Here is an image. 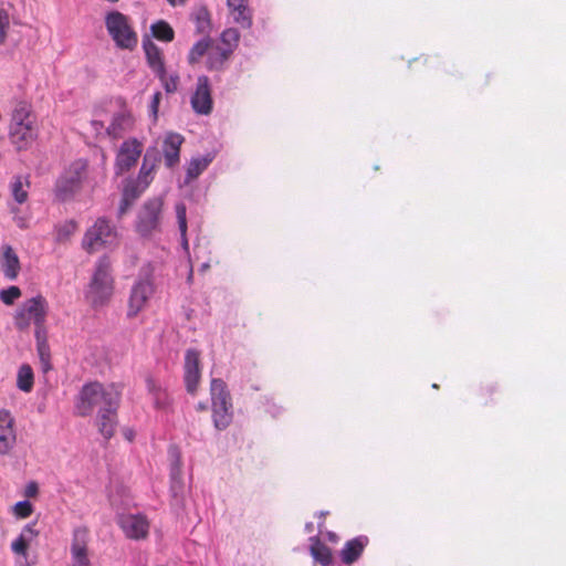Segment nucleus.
<instances>
[{
	"label": "nucleus",
	"mask_w": 566,
	"mask_h": 566,
	"mask_svg": "<svg viewBox=\"0 0 566 566\" xmlns=\"http://www.w3.org/2000/svg\"><path fill=\"white\" fill-rule=\"evenodd\" d=\"M38 137L36 117L25 101L14 104L9 124V138L18 150L28 149Z\"/></svg>",
	"instance_id": "f257e3e1"
},
{
	"label": "nucleus",
	"mask_w": 566,
	"mask_h": 566,
	"mask_svg": "<svg viewBox=\"0 0 566 566\" xmlns=\"http://www.w3.org/2000/svg\"><path fill=\"white\" fill-rule=\"evenodd\" d=\"M120 401V392L115 385L104 386L99 382H91L84 385L76 403V412L81 417H87L97 409H106L109 407L118 408Z\"/></svg>",
	"instance_id": "f03ea898"
},
{
	"label": "nucleus",
	"mask_w": 566,
	"mask_h": 566,
	"mask_svg": "<svg viewBox=\"0 0 566 566\" xmlns=\"http://www.w3.org/2000/svg\"><path fill=\"white\" fill-rule=\"evenodd\" d=\"M48 312L49 304L42 295L25 300L13 316L14 326L18 331L24 332L33 324L35 331H44Z\"/></svg>",
	"instance_id": "7ed1b4c3"
},
{
	"label": "nucleus",
	"mask_w": 566,
	"mask_h": 566,
	"mask_svg": "<svg viewBox=\"0 0 566 566\" xmlns=\"http://www.w3.org/2000/svg\"><path fill=\"white\" fill-rule=\"evenodd\" d=\"M114 281L111 275V262L103 256L96 264L95 272L88 285L86 297L93 306L106 304L113 295Z\"/></svg>",
	"instance_id": "20e7f679"
},
{
	"label": "nucleus",
	"mask_w": 566,
	"mask_h": 566,
	"mask_svg": "<svg viewBox=\"0 0 566 566\" xmlns=\"http://www.w3.org/2000/svg\"><path fill=\"white\" fill-rule=\"evenodd\" d=\"M105 27L117 48L129 51L136 49L138 35L127 15L119 11H111L105 17Z\"/></svg>",
	"instance_id": "39448f33"
},
{
	"label": "nucleus",
	"mask_w": 566,
	"mask_h": 566,
	"mask_svg": "<svg viewBox=\"0 0 566 566\" xmlns=\"http://www.w3.org/2000/svg\"><path fill=\"white\" fill-rule=\"evenodd\" d=\"M210 395L213 424L218 430H224L232 421V402L226 382L213 378L210 382Z\"/></svg>",
	"instance_id": "423d86ee"
},
{
	"label": "nucleus",
	"mask_w": 566,
	"mask_h": 566,
	"mask_svg": "<svg viewBox=\"0 0 566 566\" xmlns=\"http://www.w3.org/2000/svg\"><path fill=\"white\" fill-rule=\"evenodd\" d=\"M87 161L76 159L62 172L55 184V196L64 201L73 197L82 189L87 175Z\"/></svg>",
	"instance_id": "0eeeda50"
},
{
	"label": "nucleus",
	"mask_w": 566,
	"mask_h": 566,
	"mask_svg": "<svg viewBox=\"0 0 566 566\" xmlns=\"http://www.w3.org/2000/svg\"><path fill=\"white\" fill-rule=\"evenodd\" d=\"M117 238L116 230L105 218H98L84 234L82 247L87 252L98 251L105 245L114 244Z\"/></svg>",
	"instance_id": "6e6552de"
},
{
	"label": "nucleus",
	"mask_w": 566,
	"mask_h": 566,
	"mask_svg": "<svg viewBox=\"0 0 566 566\" xmlns=\"http://www.w3.org/2000/svg\"><path fill=\"white\" fill-rule=\"evenodd\" d=\"M90 542L87 527L78 526L73 530L70 544V566H92Z\"/></svg>",
	"instance_id": "1a4fd4ad"
},
{
	"label": "nucleus",
	"mask_w": 566,
	"mask_h": 566,
	"mask_svg": "<svg viewBox=\"0 0 566 566\" xmlns=\"http://www.w3.org/2000/svg\"><path fill=\"white\" fill-rule=\"evenodd\" d=\"M164 201L161 198H151L142 207L136 229L143 237L150 235L159 228Z\"/></svg>",
	"instance_id": "9d476101"
},
{
	"label": "nucleus",
	"mask_w": 566,
	"mask_h": 566,
	"mask_svg": "<svg viewBox=\"0 0 566 566\" xmlns=\"http://www.w3.org/2000/svg\"><path fill=\"white\" fill-rule=\"evenodd\" d=\"M144 150V145L135 137L128 138L122 143L116 154L115 172L123 175L136 166Z\"/></svg>",
	"instance_id": "9b49d317"
},
{
	"label": "nucleus",
	"mask_w": 566,
	"mask_h": 566,
	"mask_svg": "<svg viewBox=\"0 0 566 566\" xmlns=\"http://www.w3.org/2000/svg\"><path fill=\"white\" fill-rule=\"evenodd\" d=\"M154 293V284L149 279L137 281L130 291L128 300V317H135L145 308Z\"/></svg>",
	"instance_id": "f8f14e48"
},
{
	"label": "nucleus",
	"mask_w": 566,
	"mask_h": 566,
	"mask_svg": "<svg viewBox=\"0 0 566 566\" xmlns=\"http://www.w3.org/2000/svg\"><path fill=\"white\" fill-rule=\"evenodd\" d=\"M201 378L200 353L197 349H188L185 354L184 381L187 392L196 395Z\"/></svg>",
	"instance_id": "ddd939ff"
},
{
	"label": "nucleus",
	"mask_w": 566,
	"mask_h": 566,
	"mask_svg": "<svg viewBox=\"0 0 566 566\" xmlns=\"http://www.w3.org/2000/svg\"><path fill=\"white\" fill-rule=\"evenodd\" d=\"M212 96L209 77L200 75L197 80L196 90L191 96V107L200 115H209L212 112Z\"/></svg>",
	"instance_id": "4468645a"
},
{
	"label": "nucleus",
	"mask_w": 566,
	"mask_h": 566,
	"mask_svg": "<svg viewBox=\"0 0 566 566\" xmlns=\"http://www.w3.org/2000/svg\"><path fill=\"white\" fill-rule=\"evenodd\" d=\"M118 525L130 539H144L149 533V522L142 514H124L118 518Z\"/></svg>",
	"instance_id": "2eb2a0df"
},
{
	"label": "nucleus",
	"mask_w": 566,
	"mask_h": 566,
	"mask_svg": "<svg viewBox=\"0 0 566 566\" xmlns=\"http://www.w3.org/2000/svg\"><path fill=\"white\" fill-rule=\"evenodd\" d=\"M14 419L8 410H0V454H7L13 448L17 437Z\"/></svg>",
	"instance_id": "dca6fc26"
},
{
	"label": "nucleus",
	"mask_w": 566,
	"mask_h": 566,
	"mask_svg": "<svg viewBox=\"0 0 566 566\" xmlns=\"http://www.w3.org/2000/svg\"><path fill=\"white\" fill-rule=\"evenodd\" d=\"M184 137L177 133H169L163 145L165 165L168 168L175 167L180 160V148Z\"/></svg>",
	"instance_id": "f3484780"
},
{
	"label": "nucleus",
	"mask_w": 566,
	"mask_h": 566,
	"mask_svg": "<svg viewBox=\"0 0 566 566\" xmlns=\"http://www.w3.org/2000/svg\"><path fill=\"white\" fill-rule=\"evenodd\" d=\"M143 49L149 69L155 75L163 74L166 69L163 50L148 38L143 40Z\"/></svg>",
	"instance_id": "a211bd4d"
},
{
	"label": "nucleus",
	"mask_w": 566,
	"mask_h": 566,
	"mask_svg": "<svg viewBox=\"0 0 566 566\" xmlns=\"http://www.w3.org/2000/svg\"><path fill=\"white\" fill-rule=\"evenodd\" d=\"M134 125V118L130 112L124 109L114 114L109 126L107 127V134L113 138H119L125 132L130 130Z\"/></svg>",
	"instance_id": "6ab92c4d"
},
{
	"label": "nucleus",
	"mask_w": 566,
	"mask_h": 566,
	"mask_svg": "<svg viewBox=\"0 0 566 566\" xmlns=\"http://www.w3.org/2000/svg\"><path fill=\"white\" fill-rule=\"evenodd\" d=\"M368 543V537L364 535L347 541L343 549L340 551V557L343 563L353 564L354 562H356L363 554Z\"/></svg>",
	"instance_id": "aec40b11"
},
{
	"label": "nucleus",
	"mask_w": 566,
	"mask_h": 566,
	"mask_svg": "<svg viewBox=\"0 0 566 566\" xmlns=\"http://www.w3.org/2000/svg\"><path fill=\"white\" fill-rule=\"evenodd\" d=\"M232 55L229 49L211 44L206 60V67L211 72L223 71Z\"/></svg>",
	"instance_id": "412c9836"
},
{
	"label": "nucleus",
	"mask_w": 566,
	"mask_h": 566,
	"mask_svg": "<svg viewBox=\"0 0 566 566\" xmlns=\"http://www.w3.org/2000/svg\"><path fill=\"white\" fill-rule=\"evenodd\" d=\"M117 409L118 408L109 407L106 409H99L97 412L96 424L101 434L105 439H111L114 436L117 423Z\"/></svg>",
	"instance_id": "4be33fe9"
},
{
	"label": "nucleus",
	"mask_w": 566,
	"mask_h": 566,
	"mask_svg": "<svg viewBox=\"0 0 566 566\" xmlns=\"http://www.w3.org/2000/svg\"><path fill=\"white\" fill-rule=\"evenodd\" d=\"M1 270L4 276L9 280H15L20 272V261L10 245H4L1 255Z\"/></svg>",
	"instance_id": "5701e85b"
},
{
	"label": "nucleus",
	"mask_w": 566,
	"mask_h": 566,
	"mask_svg": "<svg viewBox=\"0 0 566 566\" xmlns=\"http://www.w3.org/2000/svg\"><path fill=\"white\" fill-rule=\"evenodd\" d=\"M34 336L36 340V350L40 357L42 369L43 371H48L49 369H51V353L48 343L46 329L34 331Z\"/></svg>",
	"instance_id": "b1692460"
},
{
	"label": "nucleus",
	"mask_w": 566,
	"mask_h": 566,
	"mask_svg": "<svg viewBox=\"0 0 566 566\" xmlns=\"http://www.w3.org/2000/svg\"><path fill=\"white\" fill-rule=\"evenodd\" d=\"M310 542V551L313 558L323 566L332 564L333 558L329 547H327L317 536H312Z\"/></svg>",
	"instance_id": "393cba45"
},
{
	"label": "nucleus",
	"mask_w": 566,
	"mask_h": 566,
	"mask_svg": "<svg viewBox=\"0 0 566 566\" xmlns=\"http://www.w3.org/2000/svg\"><path fill=\"white\" fill-rule=\"evenodd\" d=\"M228 8L237 24L243 29H250L252 27V11L248 3L242 6H230Z\"/></svg>",
	"instance_id": "a878e982"
},
{
	"label": "nucleus",
	"mask_w": 566,
	"mask_h": 566,
	"mask_svg": "<svg viewBox=\"0 0 566 566\" xmlns=\"http://www.w3.org/2000/svg\"><path fill=\"white\" fill-rule=\"evenodd\" d=\"M34 385V374L30 365L20 366L17 375V386L21 391L30 392Z\"/></svg>",
	"instance_id": "bb28decb"
},
{
	"label": "nucleus",
	"mask_w": 566,
	"mask_h": 566,
	"mask_svg": "<svg viewBox=\"0 0 566 566\" xmlns=\"http://www.w3.org/2000/svg\"><path fill=\"white\" fill-rule=\"evenodd\" d=\"M212 42L209 38L201 39L196 42L188 53V62L193 65L198 63L205 55L208 56Z\"/></svg>",
	"instance_id": "cd10ccee"
},
{
	"label": "nucleus",
	"mask_w": 566,
	"mask_h": 566,
	"mask_svg": "<svg viewBox=\"0 0 566 566\" xmlns=\"http://www.w3.org/2000/svg\"><path fill=\"white\" fill-rule=\"evenodd\" d=\"M150 30L153 36L163 42H171L175 38L174 29L164 20L153 23Z\"/></svg>",
	"instance_id": "c85d7f7f"
},
{
	"label": "nucleus",
	"mask_w": 566,
	"mask_h": 566,
	"mask_svg": "<svg viewBox=\"0 0 566 566\" xmlns=\"http://www.w3.org/2000/svg\"><path fill=\"white\" fill-rule=\"evenodd\" d=\"M240 41V33L235 28H228L222 31L220 35L219 44L223 49H229L230 54L232 55L234 50L238 48Z\"/></svg>",
	"instance_id": "c756f323"
},
{
	"label": "nucleus",
	"mask_w": 566,
	"mask_h": 566,
	"mask_svg": "<svg viewBox=\"0 0 566 566\" xmlns=\"http://www.w3.org/2000/svg\"><path fill=\"white\" fill-rule=\"evenodd\" d=\"M30 182L27 178L18 176L12 182V195L18 203H24L28 200V190Z\"/></svg>",
	"instance_id": "7c9ffc66"
},
{
	"label": "nucleus",
	"mask_w": 566,
	"mask_h": 566,
	"mask_svg": "<svg viewBox=\"0 0 566 566\" xmlns=\"http://www.w3.org/2000/svg\"><path fill=\"white\" fill-rule=\"evenodd\" d=\"M176 216L178 221V227L181 235V244L185 249H188V239H187V209L185 203L176 205Z\"/></svg>",
	"instance_id": "2f4dec72"
},
{
	"label": "nucleus",
	"mask_w": 566,
	"mask_h": 566,
	"mask_svg": "<svg viewBox=\"0 0 566 566\" xmlns=\"http://www.w3.org/2000/svg\"><path fill=\"white\" fill-rule=\"evenodd\" d=\"M146 387L154 396L156 407H163L166 403L167 395L160 385L153 377H147Z\"/></svg>",
	"instance_id": "473e14b6"
},
{
	"label": "nucleus",
	"mask_w": 566,
	"mask_h": 566,
	"mask_svg": "<svg viewBox=\"0 0 566 566\" xmlns=\"http://www.w3.org/2000/svg\"><path fill=\"white\" fill-rule=\"evenodd\" d=\"M210 160L207 158H193L187 168V180L196 179L209 166Z\"/></svg>",
	"instance_id": "72a5a7b5"
},
{
	"label": "nucleus",
	"mask_w": 566,
	"mask_h": 566,
	"mask_svg": "<svg viewBox=\"0 0 566 566\" xmlns=\"http://www.w3.org/2000/svg\"><path fill=\"white\" fill-rule=\"evenodd\" d=\"M142 185H138L137 181H129L123 191V201L126 205H132L134 200H136L140 193L144 191Z\"/></svg>",
	"instance_id": "f704fd0d"
},
{
	"label": "nucleus",
	"mask_w": 566,
	"mask_h": 566,
	"mask_svg": "<svg viewBox=\"0 0 566 566\" xmlns=\"http://www.w3.org/2000/svg\"><path fill=\"white\" fill-rule=\"evenodd\" d=\"M156 76L159 78L167 93H175L178 90L179 75L177 73L167 74L165 69L163 74H156Z\"/></svg>",
	"instance_id": "c9c22d12"
},
{
	"label": "nucleus",
	"mask_w": 566,
	"mask_h": 566,
	"mask_svg": "<svg viewBox=\"0 0 566 566\" xmlns=\"http://www.w3.org/2000/svg\"><path fill=\"white\" fill-rule=\"evenodd\" d=\"M76 223L74 221H67L56 229V240L59 242H65L76 231Z\"/></svg>",
	"instance_id": "e433bc0d"
},
{
	"label": "nucleus",
	"mask_w": 566,
	"mask_h": 566,
	"mask_svg": "<svg viewBox=\"0 0 566 566\" xmlns=\"http://www.w3.org/2000/svg\"><path fill=\"white\" fill-rule=\"evenodd\" d=\"M10 30V14L9 12L0 8V45L4 44Z\"/></svg>",
	"instance_id": "4c0bfd02"
},
{
	"label": "nucleus",
	"mask_w": 566,
	"mask_h": 566,
	"mask_svg": "<svg viewBox=\"0 0 566 566\" xmlns=\"http://www.w3.org/2000/svg\"><path fill=\"white\" fill-rule=\"evenodd\" d=\"M20 287L12 285L8 289H4L0 292V300L6 305H12L20 296H21Z\"/></svg>",
	"instance_id": "58836bf2"
},
{
	"label": "nucleus",
	"mask_w": 566,
	"mask_h": 566,
	"mask_svg": "<svg viewBox=\"0 0 566 566\" xmlns=\"http://www.w3.org/2000/svg\"><path fill=\"white\" fill-rule=\"evenodd\" d=\"M160 161V156L157 150V148H148L144 155L143 164L144 166L148 167L150 170L155 171L158 163Z\"/></svg>",
	"instance_id": "ea45409f"
},
{
	"label": "nucleus",
	"mask_w": 566,
	"mask_h": 566,
	"mask_svg": "<svg viewBox=\"0 0 566 566\" xmlns=\"http://www.w3.org/2000/svg\"><path fill=\"white\" fill-rule=\"evenodd\" d=\"M33 512V506L29 501H20L13 506V513L19 518H27Z\"/></svg>",
	"instance_id": "a19ab883"
},
{
	"label": "nucleus",
	"mask_w": 566,
	"mask_h": 566,
	"mask_svg": "<svg viewBox=\"0 0 566 566\" xmlns=\"http://www.w3.org/2000/svg\"><path fill=\"white\" fill-rule=\"evenodd\" d=\"M154 172L155 171L150 170L148 167L142 165L136 181L138 185L143 186V189H146L150 185L154 179Z\"/></svg>",
	"instance_id": "79ce46f5"
},
{
	"label": "nucleus",
	"mask_w": 566,
	"mask_h": 566,
	"mask_svg": "<svg viewBox=\"0 0 566 566\" xmlns=\"http://www.w3.org/2000/svg\"><path fill=\"white\" fill-rule=\"evenodd\" d=\"M11 548H12L13 553H15L18 555L27 556V552H28V548H29V543L24 538L19 536L12 543Z\"/></svg>",
	"instance_id": "37998d69"
},
{
	"label": "nucleus",
	"mask_w": 566,
	"mask_h": 566,
	"mask_svg": "<svg viewBox=\"0 0 566 566\" xmlns=\"http://www.w3.org/2000/svg\"><path fill=\"white\" fill-rule=\"evenodd\" d=\"M39 532L34 528V524H28L19 536L24 538L29 544L38 536Z\"/></svg>",
	"instance_id": "c03bdc74"
},
{
	"label": "nucleus",
	"mask_w": 566,
	"mask_h": 566,
	"mask_svg": "<svg viewBox=\"0 0 566 566\" xmlns=\"http://www.w3.org/2000/svg\"><path fill=\"white\" fill-rule=\"evenodd\" d=\"M160 99H161V93L160 92H156L153 95V99H151V103H150V109H151L154 116H157Z\"/></svg>",
	"instance_id": "a18cd8bd"
},
{
	"label": "nucleus",
	"mask_w": 566,
	"mask_h": 566,
	"mask_svg": "<svg viewBox=\"0 0 566 566\" xmlns=\"http://www.w3.org/2000/svg\"><path fill=\"white\" fill-rule=\"evenodd\" d=\"M39 488L35 482H31L25 488V496L33 497L38 494Z\"/></svg>",
	"instance_id": "49530a36"
},
{
	"label": "nucleus",
	"mask_w": 566,
	"mask_h": 566,
	"mask_svg": "<svg viewBox=\"0 0 566 566\" xmlns=\"http://www.w3.org/2000/svg\"><path fill=\"white\" fill-rule=\"evenodd\" d=\"M198 22L200 24H203V23L209 24V12L206 9H203L199 12Z\"/></svg>",
	"instance_id": "de8ad7c7"
},
{
	"label": "nucleus",
	"mask_w": 566,
	"mask_h": 566,
	"mask_svg": "<svg viewBox=\"0 0 566 566\" xmlns=\"http://www.w3.org/2000/svg\"><path fill=\"white\" fill-rule=\"evenodd\" d=\"M248 3V0H227L228 7L230 6H242Z\"/></svg>",
	"instance_id": "09e8293b"
},
{
	"label": "nucleus",
	"mask_w": 566,
	"mask_h": 566,
	"mask_svg": "<svg viewBox=\"0 0 566 566\" xmlns=\"http://www.w3.org/2000/svg\"><path fill=\"white\" fill-rule=\"evenodd\" d=\"M130 205H126L124 203L123 199L120 200V206H119V216L124 214L127 209L129 208Z\"/></svg>",
	"instance_id": "8fccbe9b"
},
{
	"label": "nucleus",
	"mask_w": 566,
	"mask_h": 566,
	"mask_svg": "<svg viewBox=\"0 0 566 566\" xmlns=\"http://www.w3.org/2000/svg\"><path fill=\"white\" fill-rule=\"evenodd\" d=\"M169 2V4H171L172 7H176V6H179V4H184L186 2V0H167Z\"/></svg>",
	"instance_id": "3c124183"
},
{
	"label": "nucleus",
	"mask_w": 566,
	"mask_h": 566,
	"mask_svg": "<svg viewBox=\"0 0 566 566\" xmlns=\"http://www.w3.org/2000/svg\"><path fill=\"white\" fill-rule=\"evenodd\" d=\"M314 531V524L312 522H308L305 524V532L312 533Z\"/></svg>",
	"instance_id": "603ef678"
},
{
	"label": "nucleus",
	"mask_w": 566,
	"mask_h": 566,
	"mask_svg": "<svg viewBox=\"0 0 566 566\" xmlns=\"http://www.w3.org/2000/svg\"><path fill=\"white\" fill-rule=\"evenodd\" d=\"M327 537L331 542H337V539H338V536L333 532H328Z\"/></svg>",
	"instance_id": "864d4df0"
},
{
	"label": "nucleus",
	"mask_w": 566,
	"mask_h": 566,
	"mask_svg": "<svg viewBox=\"0 0 566 566\" xmlns=\"http://www.w3.org/2000/svg\"><path fill=\"white\" fill-rule=\"evenodd\" d=\"M207 405L203 403V402H199L198 406H197V410H200V411H205L207 410Z\"/></svg>",
	"instance_id": "5fc2aeb1"
},
{
	"label": "nucleus",
	"mask_w": 566,
	"mask_h": 566,
	"mask_svg": "<svg viewBox=\"0 0 566 566\" xmlns=\"http://www.w3.org/2000/svg\"><path fill=\"white\" fill-rule=\"evenodd\" d=\"M92 124H93L94 126H96V127H99V126H101V127H103V124H102V123H99V122H96V120H94Z\"/></svg>",
	"instance_id": "6e6d98bb"
},
{
	"label": "nucleus",
	"mask_w": 566,
	"mask_h": 566,
	"mask_svg": "<svg viewBox=\"0 0 566 566\" xmlns=\"http://www.w3.org/2000/svg\"><path fill=\"white\" fill-rule=\"evenodd\" d=\"M92 124H93L94 126H96V127H99V126H101V127H103V124H102V123H99V122H96V120H94Z\"/></svg>",
	"instance_id": "4d7b16f0"
}]
</instances>
